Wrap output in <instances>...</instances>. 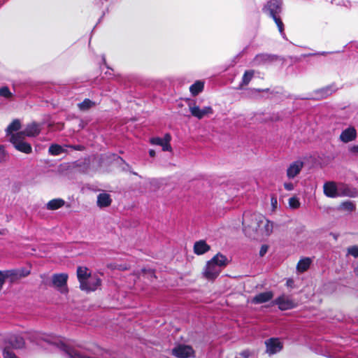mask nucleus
Instances as JSON below:
<instances>
[{
  "mask_svg": "<svg viewBox=\"0 0 358 358\" xmlns=\"http://www.w3.org/2000/svg\"><path fill=\"white\" fill-rule=\"evenodd\" d=\"M243 232L250 238L264 239L271 236L274 223L259 213H245L243 217Z\"/></svg>",
  "mask_w": 358,
  "mask_h": 358,
  "instance_id": "1",
  "label": "nucleus"
},
{
  "mask_svg": "<svg viewBox=\"0 0 358 358\" xmlns=\"http://www.w3.org/2000/svg\"><path fill=\"white\" fill-rule=\"evenodd\" d=\"M323 190L324 195L330 198L355 197L357 195L356 190L349 185L343 183H336L333 181L325 182L323 186Z\"/></svg>",
  "mask_w": 358,
  "mask_h": 358,
  "instance_id": "2",
  "label": "nucleus"
},
{
  "mask_svg": "<svg viewBox=\"0 0 358 358\" xmlns=\"http://www.w3.org/2000/svg\"><path fill=\"white\" fill-rule=\"evenodd\" d=\"M227 264V258L224 255L218 253L207 262L203 270V275L208 280H214Z\"/></svg>",
  "mask_w": 358,
  "mask_h": 358,
  "instance_id": "3",
  "label": "nucleus"
},
{
  "mask_svg": "<svg viewBox=\"0 0 358 358\" xmlns=\"http://www.w3.org/2000/svg\"><path fill=\"white\" fill-rule=\"evenodd\" d=\"M281 1L280 0H271L264 7V10L268 13L275 21L280 33L284 35V24L277 14L280 12Z\"/></svg>",
  "mask_w": 358,
  "mask_h": 358,
  "instance_id": "4",
  "label": "nucleus"
},
{
  "mask_svg": "<svg viewBox=\"0 0 358 358\" xmlns=\"http://www.w3.org/2000/svg\"><path fill=\"white\" fill-rule=\"evenodd\" d=\"M10 141L14 147L20 152L25 154H30L32 152L31 146L29 143L24 141L23 134L15 133L10 137Z\"/></svg>",
  "mask_w": 358,
  "mask_h": 358,
  "instance_id": "5",
  "label": "nucleus"
},
{
  "mask_svg": "<svg viewBox=\"0 0 358 358\" xmlns=\"http://www.w3.org/2000/svg\"><path fill=\"white\" fill-rule=\"evenodd\" d=\"M67 280L68 275L66 273L54 274L52 277L53 286L62 294H66L68 292Z\"/></svg>",
  "mask_w": 358,
  "mask_h": 358,
  "instance_id": "6",
  "label": "nucleus"
},
{
  "mask_svg": "<svg viewBox=\"0 0 358 358\" xmlns=\"http://www.w3.org/2000/svg\"><path fill=\"white\" fill-rule=\"evenodd\" d=\"M194 354V351L190 345H178L172 349V355L178 358H189Z\"/></svg>",
  "mask_w": 358,
  "mask_h": 358,
  "instance_id": "7",
  "label": "nucleus"
},
{
  "mask_svg": "<svg viewBox=\"0 0 358 358\" xmlns=\"http://www.w3.org/2000/svg\"><path fill=\"white\" fill-rule=\"evenodd\" d=\"M189 109L192 116L202 119L206 115H211L213 113V110L210 106H205L203 108H200L195 103H189Z\"/></svg>",
  "mask_w": 358,
  "mask_h": 358,
  "instance_id": "8",
  "label": "nucleus"
},
{
  "mask_svg": "<svg viewBox=\"0 0 358 358\" xmlns=\"http://www.w3.org/2000/svg\"><path fill=\"white\" fill-rule=\"evenodd\" d=\"M101 285V280L96 275H91L85 282L80 285L81 289L92 292L96 290Z\"/></svg>",
  "mask_w": 358,
  "mask_h": 358,
  "instance_id": "9",
  "label": "nucleus"
},
{
  "mask_svg": "<svg viewBox=\"0 0 358 358\" xmlns=\"http://www.w3.org/2000/svg\"><path fill=\"white\" fill-rule=\"evenodd\" d=\"M171 136L169 134H166L163 138L154 137L150 139L152 145H159L162 148L163 151H171L172 148L170 145Z\"/></svg>",
  "mask_w": 358,
  "mask_h": 358,
  "instance_id": "10",
  "label": "nucleus"
},
{
  "mask_svg": "<svg viewBox=\"0 0 358 358\" xmlns=\"http://www.w3.org/2000/svg\"><path fill=\"white\" fill-rule=\"evenodd\" d=\"M266 352L273 355L280 352L282 348V343L278 338H271L265 341Z\"/></svg>",
  "mask_w": 358,
  "mask_h": 358,
  "instance_id": "11",
  "label": "nucleus"
},
{
  "mask_svg": "<svg viewBox=\"0 0 358 358\" xmlns=\"http://www.w3.org/2000/svg\"><path fill=\"white\" fill-rule=\"evenodd\" d=\"M357 138V131L354 127H349L341 132L340 135L341 141L347 143L355 140Z\"/></svg>",
  "mask_w": 358,
  "mask_h": 358,
  "instance_id": "12",
  "label": "nucleus"
},
{
  "mask_svg": "<svg viewBox=\"0 0 358 358\" xmlns=\"http://www.w3.org/2000/svg\"><path fill=\"white\" fill-rule=\"evenodd\" d=\"M41 130V128L40 124L36 122H32L31 124H27L22 131H19L18 133L23 134L24 137H34L40 134Z\"/></svg>",
  "mask_w": 358,
  "mask_h": 358,
  "instance_id": "13",
  "label": "nucleus"
},
{
  "mask_svg": "<svg viewBox=\"0 0 358 358\" xmlns=\"http://www.w3.org/2000/svg\"><path fill=\"white\" fill-rule=\"evenodd\" d=\"M275 304L282 310L292 309L296 306V303L289 297L281 296L275 300Z\"/></svg>",
  "mask_w": 358,
  "mask_h": 358,
  "instance_id": "14",
  "label": "nucleus"
},
{
  "mask_svg": "<svg viewBox=\"0 0 358 358\" xmlns=\"http://www.w3.org/2000/svg\"><path fill=\"white\" fill-rule=\"evenodd\" d=\"M303 166V162L301 161H295L289 164L287 169V176L292 179L296 177L301 171Z\"/></svg>",
  "mask_w": 358,
  "mask_h": 358,
  "instance_id": "15",
  "label": "nucleus"
},
{
  "mask_svg": "<svg viewBox=\"0 0 358 358\" xmlns=\"http://www.w3.org/2000/svg\"><path fill=\"white\" fill-rule=\"evenodd\" d=\"M210 247L205 241L200 240L194 244V252L197 255H201L209 251Z\"/></svg>",
  "mask_w": 358,
  "mask_h": 358,
  "instance_id": "16",
  "label": "nucleus"
},
{
  "mask_svg": "<svg viewBox=\"0 0 358 358\" xmlns=\"http://www.w3.org/2000/svg\"><path fill=\"white\" fill-rule=\"evenodd\" d=\"M273 296L271 292H265L257 294L252 299V302L255 304L262 303L268 301Z\"/></svg>",
  "mask_w": 358,
  "mask_h": 358,
  "instance_id": "17",
  "label": "nucleus"
},
{
  "mask_svg": "<svg viewBox=\"0 0 358 358\" xmlns=\"http://www.w3.org/2000/svg\"><path fill=\"white\" fill-rule=\"evenodd\" d=\"M112 199L110 196L105 192L101 193L97 196V206L100 208L107 207L110 205Z\"/></svg>",
  "mask_w": 358,
  "mask_h": 358,
  "instance_id": "18",
  "label": "nucleus"
},
{
  "mask_svg": "<svg viewBox=\"0 0 358 358\" xmlns=\"http://www.w3.org/2000/svg\"><path fill=\"white\" fill-rule=\"evenodd\" d=\"M77 275L80 282V285H81L84 282H85V280L91 275V274L87 268L80 266L77 269Z\"/></svg>",
  "mask_w": 358,
  "mask_h": 358,
  "instance_id": "19",
  "label": "nucleus"
},
{
  "mask_svg": "<svg viewBox=\"0 0 358 358\" xmlns=\"http://www.w3.org/2000/svg\"><path fill=\"white\" fill-rule=\"evenodd\" d=\"M311 264V259L308 257L301 259L297 264V271L303 273L308 269Z\"/></svg>",
  "mask_w": 358,
  "mask_h": 358,
  "instance_id": "20",
  "label": "nucleus"
},
{
  "mask_svg": "<svg viewBox=\"0 0 358 358\" xmlns=\"http://www.w3.org/2000/svg\"><path fill=\"white\" fill-rule=\"evenodd\" d=\"M65 204V201L62 199H55L52 200H50L47 203V208L48 210H57L62 206H64Z\"/></svg>",
  "mask_w": 358,
  "mask_h": 358,
  "instance_id": "21",
  "label": "nucleus"
},
{
  "mask_svg": "<svg viewBox=\"0 0 358 358\" xmlns=\"http://www.w3.org/2000/svg\"><path fill=\"white\" fill-rule=\"evenodd\" d=\"M21 127V123L19 120H14L7 127L6 133L8 136H12L14 131H17Z\"/></svg>",
  "mask_w": 358,
  "mask_h": 358,
  "instance_id": "22",
  "label": "nucleus"
},
{
  "mask_svg": "<svg viewBox=\"0 0 358 358\" xmlns=\"http://www.w3.org/2000/svg\"><path fill=\"white\" fill-rule=\"evenodd\" d=\"M203 89V83L197 81L189 87V90L193 95H196L201 92Z\"/></svg>",
  "mask_w": 358,
  "mask_h": 358,
  "instance_id": "23",
  "label": "nucleus"
},
{
  "mask_svg": "<svg viewBox=\"0 0 358 358\" xmlns=\"http://www.w3.org/2000/svg\"><path fill=\"white\" fill-rule=\"evenodd\" d=\"M64 152V149L59 145L52 144L49 148V153L53 156H57Z\"/></svg>",
  "mask_w": 358,
  "mask_h": 358,
  "instance_id": "24",
  "label": "nucleus"
},
{
  "mask_svg": "<svg viewBox=\"0 0 358 358\" xmlns=\"http://www.w3.org/2000/svg\"><path fill=\"white\" fill-rule=\"evenodd\" d=\"M340 208L348 210L349 212H352L355 210V205L352 201H345L341 204Z\"/></svg>",
  "mask_w": 358,
  "mask_h": 358,
  "instance_id": "25",
  "label": "nucleus"
},
{
  "mask_svg": "<svg viewBox=\"0 0 358 358\" xmlns=\"http://www.w3.org/2000/svg\"><path fill=\"white\" fill-rule=\"evenodd\" d=\"M94 105V103L88 99H85L83 102L78 104V107L80 110H87Z\"/></svg>",
  "mask_w": 358,
  "mask_h": 358,
  "instance_id": "26",
  "label": "nucleus"
},
{
  "mask_svg": "<svg viewBox=\"0 0 358 358\" xmlns=\"http://www.w3.org/2000/svg\"><path fill=\"white\" fill-rule=\"evenodd\" d=\"M254 76L253 71H247L243 76V85H248Z\"/></svg>",
  "mask_w": 358,
  "mask_h": 358,
  "instance_id": "27",
  "label": "nucleus"
},
{
  "mask_svg": "<svg viewBox=\"0 0 358 358\" xmlns=\"http://www.w3.org/2000/svg\"><path fill=\"white\" fill-rule=\"evenodd\" d=\"M289 206L291 208L296 209L300 206V202L298 198L296 197H291L288 201Z\"/></svg>",
  "mask_w": 358,
  "mask_h": 358,
  "instance_id": "28",
  "label": "nucleus"
},
{
  "mask_svg": "<svg viewBox=\"0 0 358 358\" xmlns=\"http://www.w3.org/2000/svg\"><path fill=\"white\" fill-rule=\"evenodd\" d=\"M12 93L7 87H3L0 88V96L9 99L12 96Z\"/></svg>",
  "mask_w": 358,
  "mask_h": 358,
  "instance_id": "29",
  "label": "nucleus"
},
{
  "mask_svg": "<svg viewBox=\"0 0 358 358\" xmlns=\"http://www.w3.org/2000/svg\"><path fill=\"white\" fill-rule=\"evenodd\" d=\"M348 255H352V257H358V245H352L348 248Z\"/></svg>",
  "mask_w": 358,
  "mask_h": 358,
  "instance_id": "30",
  "label": "nucleus"
},
{
  "mask_svg": "<svg viewBox=\"0 0 358 358\" xmlns=\"http://www.w3.org/2000/svg\"><path fill=\"white\" fill-rule=\"evenodd\" d=\"M271 212L274 213L277 210L278 208V199L276 196L272 195L271 197Z\"/></svg>",
  "mask_w": 358,
  "mask_h": 358,
  "instance_id": "31",
  "label": "nucleus"
},
{
  "mask_svg": "<svg viewBox=\"0 0 358 358\" xmlns=\"http://www.w3.org/2000/svg\"><path fill=\"white\" fill-rule=\"evenodd\" d=\"M318 98H324L331 94V90L329 88L322 89L317 91Z\"/></svg>",
  "mask_w": 358,
  "mask_h": 358,
  "instance_id": "32",
  "label": "nucleus"
},
{
  "mask_svg": "<svg viewBox=\"0 0 358 358\" xmlns=\"http://www.w3.org/2000/svg\"><path fill=\"white\" fill-rule=\"evenodd\" d=\"M3 355L4 358H17L16 355L10 350L8 349H5L3 350Z\"/></svg>",
  "mask_w": 358,
  "mask_h": 358,
  "instance_id": "33",
  "label": "nucleus"
},
{
  "mask_svg": "<svg viewBox=\"0 0 358 358\" xmlns=\"http://www.w3.org/2000/svg\"><path fill=\"white\" fill-rule=\"evenodd\" d=\"M283 186H284L285 189L287 191H292L294 188V184L290 182H284Z\"/></svg>",
  "mask_w": 358,
  "mask_h": 358,
  "instance_id": "34",
  "label": "nucleus"
},
{
  "mask_svg": "<svg viewBox=\"0 0 358 358\" xmlns=\"http://www.w3.org/2000/svg\"><path fill=\"white\" fill-rule=\"evenodd\" d=\"M6 155V152L5 151L4 147L3 145H0V161L4 160Z\"/></svg>",
  "mask_w": 358,
  "mask_h": 358,
  "instance_id": "35",
  "label": "nucleus"
},
{
  "mask_svg": "<svg viewBox=\"0 0 358 358\" xmlns=\"http://www.w3.org/2000/svg\"><path fill=\"white\" fill-rule=\"evenodd\" d=\"M349 151L354 155H358V144L350 147Z\"/></svg>",
  "mask_w": 358,
  "mask_h": 358,
  "instance_id": "36",
  "label": "nucleus"
},
{
  "mask_svg": "<svg viewBox=\"0 0 358 358\" xmlns=\"http://www.w3.org/2000/svg\"><path fill=\"white\" fill-rule=\"evenodd\" d=\"M267 250L268 246L266 245H262L259 251L260 256H264L267 252Z\"/></svg>",
  "mask_w": 358,
  "mask_h": 358,
  "instance_id": "37",
  "label": "nucleus"
},
{
  "mask_svg": "<svg viewBox=\"0 0 358 358\" xmlns=\"http://www.w3.org/2000/svg\"><path fill=\"white\" fill-rule=\"evenodd\" d=\"M250 352L248 350H244L240 353V356L243 358H248L250 356Z\"/></svg>",
  "mask_w": 358,
  "mask_h": 358,
  "instance_id": "38",
  "label": "nucleus"
},
{
  "mask_svg": "<svg viewBox=\"0 0 358 358\" xmlns=\"http://www.w3.org/2000/svg\"><path fill=\"white\" fill-rule=\"evenodd\" d=\"M23 345V341L20 338L17 344H13V346L16 348H20Z\"/></svg>",
  "mask_w": 358,
  "mask_h": 358,
  "instance_id": "39",
  "label": "nucleus"
},
{
  "mask_svg": "<svg viewBox=\"0 0 358 358\" xmlns=\"http://www.w3.org/2000/svg\"><path fill=\"white\" fill-rule=\"evenodd\" d=\"M71 148L76 150H82L84 148L82 145H74L71 146Z\"/></svg>",
  "mask_w": 358,
  "mask_h": 358,
  "instance_id": "40",
  "label": "nucleus"
},
{
  "mask_svg": "<svg viewBox=\"0 0 358 358\" xmlns=\"http://www.w3.org/2000/svg\"><path fill=\"white\" fill-rule=\"evenodd\" d=\"M149 154H150V157H155V152L153 150H150L149 151Z\"/></svg>",
  "mask_w": 358,
  "mask_h": 358,
  "instance_id": "41",
  "label": "nucleus"
},
{
  "mask_svg": "<svg viewBox=\"0 0 358 358\" xmlns=\"http://www.w3.org/2000/svg\"><path fill=\"white\" fill-rule=\"evenodd\" d=\"M74 358H87L86 357L81 356V355H76Z\"/></svg>",
  "mask_w": 358,
  "mask_h": 358,
  "instance_id": "42",
  "label": "nucleus"
},
{
  "mask_svg": "<svg viewBox=\"0 0 358 358\" xmlns=\"http://www.w3.org/2000/svg\"><path fill=\"white\" fill-rule=\"evenodd\" d=\"M262 57H263L262 55H258V56H257V57H256V60H257V61L259 60L260 59H262Z\"/></svg>",
  "mask_w": 358,
  "mask_h": 358,
  "instance_id": "43",
  "label": "nucleus"
},
{
  "mask_svg": "<svg viewBox=\"0 0 358 358\" xmlns=\"http://www.w3.org/2000/svg\"><path fill=\"white\" fill-rule=\"evenodd\" d=\"M287 283V285L289 286V285H291V283H292V280H288Z\"/></svg>",
  "mask_w": 358,
  "mask_h": 358,
  "instance_id": "44",
  "label": "nucleus"
},
{
  "mask_svg": "<svg viewBox=\"0 0 358 358\" xmlns=\"http://www.w3.org/2000/svg\"><path fill=\"white\" fill-rule=\"evenodd\" d=\"M236 358H240V357H236Z\"/></svg>",
  "mask_w": 358,
  "mask_h": 358,
  "instance_id": "45",
  "label": "nucleus"
}]
</instances>
